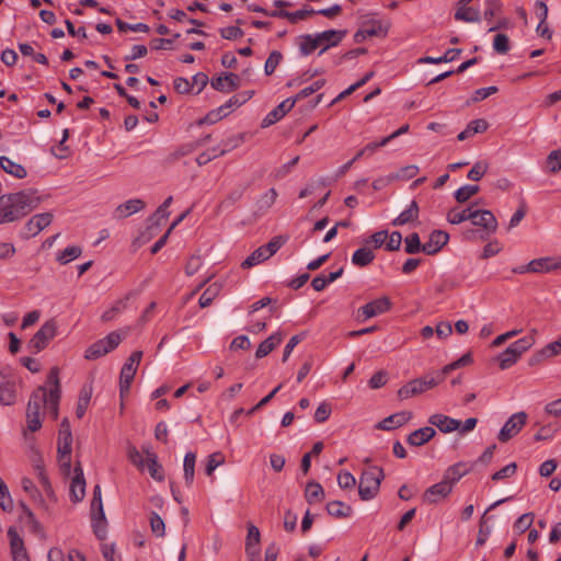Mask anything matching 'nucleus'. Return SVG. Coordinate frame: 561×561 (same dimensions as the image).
<instances>
[{
    "label": "nucleus",
    "instance_id": "obj_26",
    "mask_svg": "<svg viewBox=\"0 0 561 561\" xmlns=\"http://www.w3.org/2000/svg\"><path fill=\"white\" fill-rule=\"evenodd\" d=\"M488 127L489 124L485 119H473L467 125V127L461 133L458 134L457 139L459 141H462L474 136L476 134L484 133L488 129Z\"/></svg>",
    "mask_w": 561,
    "mask_h": 561
},
{
    "label": "nucleus",
    "instance_id": "obj_47",
    "mask_svg": "<svg viewBox=\"0 0 561 561\" xmlns=\"http://www.w3.org/2000/svg\"><path fill=\"white\" fill-rule=\"evenodd\" d=\"M267 259L270 257L266 255L265 250H263L262 247H260L241 263V267L250 268L266 261Z\"/></svg>",
    "mask_w": 561,
    "mask_h": 561
},
{
    "label": "nucleus",
    "instance_id": "obj_4",
    "mask_svg": "<svg viewBox=\"0 0 561 561\" xmlns=\"http://www.w3.org/2000/svg\"><path fill=\"white\" fill-rule=\"evenodd\" d=\"M46 404V388L38 387L32 394L26 408V423L31 432H36L42 427V410Z\"/></svg>",
    "mask_w": 561,
    "mask_h": 561
},
{
    "label": "nucleus",
    "instance_id": "obj_9",
    "mask_svg": "<svg viewBox=\"0 0 561 561\" xmlns=\"http://www.w3.org/2000/svg\"><path fill=\"white\" fill-rule=\"evenodd\" d=\"M453 489L442 479L440 482L426 489L422 495V501L426 504H437L449 496Z\"/></svg>",
    "mask_w": 561,
    "mask_h": 561
},
{
    "label": "nucleus",
    "instance_id": "obj_60",
    "mask_svg": "<svg viewBox=\"0 0 561 561\" xmlns=\"http://www.w3.org/2000/svg\"><path fill=\"white\" fill-rule=\"evenodd\" d=\"M150 527L151 531L158 537H164L165 525L163 519L154 512L150 514Z\"/></svg>",
    "mask_w": 561,
    "mask_h": 561
},
{
    "label": "nucleus",
    "instance_id": "obj_8",
    "mask_svg": "<svg viewBox=\"0 0 561 561\" xmlns=\"http://www.w3.org/2000/svg\"><path fill=\"white\" fill-rule=\"evenodd\" d=\"M390 308V299L383 296L362 306L357 311V319H359L360 321H366L367 319L377 317L389 311Z\"/></svg>",
    "mask_w": 561,
    "mask_h": 561
},
{
    "label": "nucleus",
    "instance_id": "obj_7",
    "mask_svg": "<svg viewBox=\"0 0 561 561\" xmlns=\"http://www.w3.org/2000/svg\"><path fill=\"white\" fill-rule=\"evenodd\" d=\"M527 421V414L525 412H517L513 414L501 428L497 439L501 443H506L514 436H516L524 427Z\"/></svg>",
    "mask_w": 561,
    "mask_h": 561
},
{
    "label": "nucleus",
    "instance_id": "obj_24",
    "mask_svg": "<svg viewBox=\"0 0 561 561\" xmlns=\"http://www.w3.org/2000/svg\"><path fill=\"white\" fill-rule=\"evenodd\" d=\"M436 432L433 427L426 426L412 432L408 436V444L411 446H422L435 436Z\"/></svg>",
    "mask_w": 561,
    "mask_h": 561
},
{
    "label": "nucleus",
    "instance_id": "obj_45",
    "mask_svg": "<svg viewBox=\"0 0 561 561\" xmlns=\"http://www.w3.org/2000/svg\"><path fill=\"white\" fill-rule=\"evenodd\" d=\"M82 253V249L79 245L67 247L65 250L58 253L56 260L61 264H68L72 260L79 257Z\"/></svg>",
    "mask_w": 561,
    "mask_h": 561
},
{
    "label": "nucleus",
    "instance_id": "obj_25",
    "mask_svg": "<svg viewBox=\"0 0 561 561\" xmlns=\"http://www.w3.org/2000/svg\"><path fill=\"white\" fill-rule=\"evenodd\" d=\"M71 442H57V454L60 468L69 473L71 469Z\"/></svg>",
    "mask_w": 561,
    "mask_h": 561
},
{
    "label": "nucleus",
    "instance_id": "obj_17",
    "mask_svg": "<svg viewBox=\"0 0 561 561\" xmlns=\"http://www.w3.org/2000/svg\"><path fill=\"white\" fill-rule=\"evenodd\" d=\"M15 401V382L11 376L0 373V402L11 405Z\"/></svg>",
    "mask_w": 561,
    "mask_h": 561
},
{
    "label": "nucleus",
    "instance_id": "obj_30",
    "mask_svg": "<svg viewBox=\"0 0 561 561\" xmlns=\"http://www.w3.org/2000/svg\"><path fill=\"white\" fill-rule=\"evenodd\" d=\"M283 336L279 332L272 334L264 340L257 347L255 357L263 358L267 356L278 344H280Z\"/></svg>",
    "mask_w": 561,
    "mask_h": 561
},
{
    "label": "nucleus",
    "instance_id": "obj_5",
    "mask_svg": "<svg viewBox=\"0 0 561 561\" xmlns=\"http://www.w3.org/2000/svg\"><path fill=\"white\" fill-rule=\"evenodd\" d=\"M57 324L54 320L46 321L28 342V348L33 353L43 351L56 335Z\"/></svg>",
    "mask_w": 561,
    "mask_h": 561
},
{
    "label": "nucleus",
    "instance_id": "obj_27",
    "mask_svg": "<svg viewBox=\"0 0 561 561\" xmlns=\"http://www.w3.org/2000/svg\"><path fill=\"white\" fill-rule=\"evenodd\" d=\"M423 392H425L423 383L420 378H416L407 382L398 390V398L400 400H407Z\"/></svg>",
    "mask_w": 561,
    "mask_h": 561
},
{
    "label": "nucleus",
    "instance_id": "obj_63",
    "mask_svg": "<svg viewBox=\"0 0 561 561\" xmlns=\"http://www.w3.org/2000/svg\"><path fill=\"white\" fill-rule=\"evenodd\" d=\"M324 84H325V80L324 79L317 80L312 84H310L309 87H307V88L302 89L301 91H299L297 93V95L295 98H293V99L296 100V102L300 101L302 99H306L309 95H311V94L316 93L317 91H319Z\"/></svg>",
    "mask_w": 561,
    "mask_h": 561
},
{
    "label": "nucleus",
    "instance_id": "obj_59",
    "mask_svg": "<svg viewBox=\"0 0 561 561\" xmlns=\"http://www.w3.org/2000/svg\"><path fill=\"white\" fill-rule=\"evenodd\" d=\"M547 168L551 173L561 170V149L552 150L547 157Z\"/></svg>",
    "mask_w": 561,
    "mask_h": 561
},
{
    "label": "nucleus",
    "instance_id": "obj_16",
    "mask_svg": "<svg viewBox=\"0 0 561 561\" xmlns=\"http://www.w3.org/2000/svg\"><path fill=\"white\" fill-rule=\"evenodd\" d=\"M449 234L443 230H434L428 238V241L424 243V253L427 255H434L438 253L444 245L447 244Z\"/></svg>",
    "mask_w": 561,
    "mask_h": 561
},
{
    "label": "nucleus",
    "instance_id": "obj_13",
    "mask_svg": "<svg viewBox=\"0 0 561 561\" xmlns=\"http://www.w3.org/2000/svg\"><path fill=\"white\" fill-rule=\"evenodd\" d=\"M474 217L471 221L474 226L482 227L488 233H494L497 228V221L491 210H473Z\"/></svg>",
    "mask_w": 561,
    "mask_h": 561
},
{
    "label": "nucleus",
    "instance_id": "obj_62",
    "mask_svg": "<svg viewBox=\"0 0 561 561\" xmlns=\"http://www.w3.org/2000/svg\"><path fill=\"white\" fill-rule=\"evenodd\" d=\"M115 24L119 32L133 31L146 33L149 31V26L145 23L128 24L121 19H116Z\"/></svg>",
    "mask_w": 561,
    "mask_h": 561
},
{
    "label": "nucleus",
    "instance_id": "obj_57",
    "mask_svg": "<svg viewBox=\"0 0 561 561\" xmlns=\"http://www.w3.org/2000/svg\"><path fill=\"white\" fill-rule=\"evenodd\" d=\"M283 59V55L278 50H273L270 56L267 57L264 66V71L266 76H271L276 67L279 65V62Z\"/></svg>",
    "mask_w": 561,
    "mask_h": 561
},
{
    "label": "nucleus",
    "instance_id": "obj_6",
    "mask_svg": "<svg viewBox=\"0 0 561 561\" xmlns=\"http://www.w3.org/2000/svg\"><path fill=\"white\" fill-rule=\"evenodd\" d=\"M53 217V214L49 211L34 215L24 225V228L21 231V238L30 239L37 236L51 224Z\"/></svg>",
    "mask_w": 561,
    "mask_h": 561
},
{
    "label": "nucleus",
    "instance_id": "obj_14",
    "mask_svg": "<svg viewBox=\"0 0 561 561\" xmlns=\"http://www.w3.org/2000/svg\"><path fill=\"white\" fill-rule=\"evenodd\" d=\"M531 273H550L553 271L561 270V256L560 257H539L529 262Z\"/></svg>",
    "mask_w": 561,
    "mask_h": 561
},
{
    "label": "nucleus",
    "instance_id": "obj_56",
    "mask_svg": "<svg viewBox=\"0 0 561 561\" xmlns=\"http://www.w3.org/2000/svg\"><path fill=\"white\" fill-rule=\"evenodd\" d=\"M489 169V164L485 161H478L473 164L467 174V178L471 181H480Z\"/></svg>",
    "mask_w": 561,
    "mask_h": 561
},
{
    "label": "nucleus",
    "instance_id": "obj_58",
    "mask_svg": "<svg viewBox=\"0 0 561 561\" xmlns=\"http://www.w3.org/2000/svg\"><path fill=\"white\" fill-rule=\"evenodd\" d=\"M225 462V456L217 451L208 456L206 467H205V473L207 476H211L213 472L217 467L222 465Z\"/></svg>",
    "mask_w": 561,
    "mask_h": 561
},
{
    "label": "nucleus",
    "instance_id": "obj_49",
    "mask_svg": "<svg viewBox=\"0 0 561 561\" xmlns=\"http://www.w3.org/2000/svg\"><path fill=\"white\" fill-rule=\"evenodd\" d=\"M518 358L519 356L515 353V351L511 348V346H508L497 357L500 368L507 369L512 367L517 362Z\"/></svg>",
    "mask_w": 561,
    "mask_h": 561
},
{
    "label": "nucleus",
    "instance_id": "obj_22",
    "mask_svg": "<svg viewBox=\"0 0 561 561\" xmlns=\"http://www.w3.org/2000/svg\"><path fill=\"white\" fill-rule=\"evenodd\" d=\"M145 206V202L140 198L129 199L116 207L115 217L118 219L127 218L130 215L144 209Z\"/></svg>",
    "mask_w": 561,
    "mask_h": 561
},
{
    "label": "nucleus",
    "instance_id": "obj_41",
    "mask_svg": "<svg viewBox=\"0 0 561 561\" xmlns=\"http://www.w3.org/2000/svg\"><path fill=\"white\" fill-rule=\"evenodd\" d=\"M461 53V49L459 48H450L445 51L444 55L440 57H423L419 61L422 64H442V62H449L457 58V56Z\"/></svg>",
    "mask_w": 561,
    "mask_h": 561
},
{
    "label": "nucleus",
    "instance_id": "obj_3",
    "mask_svg": "<svg viewBox=\"0 0 561 561\" xmlns=\"http://www.w3.org/2000/svg\"><path fill=\"white\" fill-rule=\"evenodd\" d=\"M383 479L385 472L381 467L370 466L365 469L359 477L358 483V494L360 500L370 501L376 497Z\"/></svg>",
    "mask_w": 561,
    "mask_h": 561
},
{
    "label": "nucleus",
    "instance_id": "obj_20",
    "mask_svg": "<svg viewBox=\"0 0 561 561\" xmlns=\"http://www.w3.org/2000/svg\"><path fill=\"white\" fill-rule=\"evenodd\" d=\"M428 423L436 426L443 433L457 431L461 425L460 421L439 413L431 415Z\"/></svg>",
    "mask_w": 561,
    "mask_h": 561
},
{
    "label": "nucleus",
    "instance_id": "obj_35",
    "mask_svg": "<svg viewBox=\"0 0 561 561\" xmlns=\"http://www.w3.org/2000/svg\"><path fill=\"white\" fill-rule=\"evenodd\" d=\"M305 497L309 504L320 502L324 497V490L318 482L310 481L306 485Z\"/></svg>",
    "mask_w": 561,
    "mask_h": 561
},
{
    "label": "nucleus",
    "instance_id": "obj_37",
    "mask_svg": "<svg viewBox=\"0 0 561 561\" xmlns=\"http://www.w3.org/2000/svg\"><path fill=\"white\" fill-rule=\"evenodd\" d=\"M375 259L374 252L367 247L356 250L352 255V263L358 267L369 265Z\"/></svg>",
    "mask_w": 561,
    "mask_h": 561
},
{
    "label": "nucleus",
    "instance_id": "obj_64",
    "mask_svg": "<svg viewBox=\"0 0 561 561\" xmlns=\"http://www.w3.org/2000/svg\"><path fill=\"white\" fill-rule=\"evenodd\" d=\"M516 470L517 465L515 462H511L503 467L502 469H500L499 471L494 472L491 478L493 481H501L514 476Z\"/></svg>",
    "mask_w": 561,
    "mask_h": 561
},
{
    "label": "nucleus",
    "instance_id": "obj_53",
    "mask_svg": "<svg viewBox=\"0 0 561 561\" xmlns=\"http://www.w3.org/2000/svg\"><path fill=\"white\" fill-rule=\"evenodd\" d=\"M534 344L535 337L533 335H528L515 341L510 346L520 357L522 354L528 351Z\"/></svg>",
    "mask_w": 561,
    "mask_h": 561
},
{
    "label": "nucleus",
    "instance_id": "obj_39",
    "mask_svg": "<svg viewBox=\"0 0 561 561\" xmlns=\"http://www.w3.org/2000/svg\"><path fill=\"white\" fill-rule=\"evenodd\" d=\"M447 375L448 374L445 373V369L443 368L442 370L426 374L423 377H421L420 379L423 383L424 390L427 391L428 389H432V388L436 387L437 385H439L440 382H443Z\"/></svg>",
    "mask_w": 561,
    "mask_h": 561
},
{
    "label": "nucleus",
    "instance_id": "obj_33",
    "mask_svg": "<svg viewBox=\"0 0 561 561\" xmlns=\"http://www.w3.org/2000/svg\"><path fill=\"white\" fill-rule=\"evenodd\" d=\"M131 296H133V293H128L124 298L118 299L113 305L112 308H110L108 310L103 312V314L101 316V320L103 322H108V321H112L113 319H115V317L117 314H119L123 310H125L127 308L128 300L130 299Z\"/></svg>",
    "mask_w": 561,
    "mask_h": 561
},
{
    "label": "nucleus",
    "instance_id": "obj_31",
    "mask_svg": "<svg viewBox=\"0 0 561 561\" xmlns=\"http://www.w3.org/2000/svg\"><path fill=\"white\" fill-rule=\"evenodd\" d=\"M136 371L137 369L130 365H123L119 376V391L122 397L129 392Z\"/></svg>",
    "mask_w": 561,
    "mask_h": 561
},
{
    "label": "nucleus",
    "instance_id": "obj_40",
    "mask_svg": "<svg viewBox=\"0 0 561 561\" xmlns=\"http://www.w3.org/2000/svg\"><path fill=\"white\" fill-rule=\"evenodd\" d=\"M92 529L98 539L104 540L107 535V522L105 514L101 515L92 514L91 516Z\"/></svg>",
    "mask_w": 561,
    "mask_h": 561
},
{
    "label": "nucleus",
    "instance_id": "obj_38",
    "mask_svg": "<svg viewBox=\"0 0 561 561\" xmlns=\"http://www.w3.org/2000/svg\"><path fill=\"white\" fill-rule=\"evenodd\" d=\"M472 217H474L472 207H467L463 210L453 208L447 214V220L451 225H459L466 220H471Z\"/></svg>",
    "mask_w": 561,
    "mask_h": 561
},
{
    "label": "nucleus",
    "instance_id": "obj_42",
    "mask_svg": "<svg viewBox=\"0 0 561 561\" xmlns=\"http://www.w3.org/2000/svg\"><path fill=\"white\" fill-rule=\"evenodd\" d=\"M196 455L187 453L184 457V479L187 486H191L194 481Z\"/></svg>",
    "mask_w": 561,
    "mask_h": 561
},
{
    "label": "nucleus",
    "instance_id": "obj_32",
    "mask_svg": "<svg viewBox=\"0 0 561 561\" xmlns=\"http://www.w3.org/2000/svg\"><path fill=\"white\" fill-rule=\"evenodd\" d=\"M327 511L329 515L335 518H346L350 517L353 513L352 506L341 501L329 502L327 504Z\"/></svg>",
    "mask_w": 561,
    "mask_h": 561
},
{
    "label": "nucleus",
    "instance_id": "obj_15",
    "mask_svg": "<svg viewBox=\"0 0 561 561\" xmlns=\"http://www.w3.org/2000/svg\"><path fill=\"white\" fill-rule=\"evenodd\" d=\"M85 494V480L80 463L75 467V477L70 484V497L77 503L83 500Z\"/></svg>",
    "mask_w": 561,
    "mask_h": 561
},
{
    "label": "nucleus",
    "instance_id": "obj_1",
    "mask_svg": "<svg viewBox=\"0 0 561 561\" xmlns=\"http://www.w3.org/2000/svg\"><path fill=\"white\" fill-rule=\"evenodd\" d=\"M41 204L34 190H22L0 196V225L13 222L28 215Z\"/></svg>",
    "mask_w": 561,
    "mask_h": 561
},
{
    "label": "nucleus",
    "instance_id": "obj_18",
    "mask_svg": "<svg viewBox=\"0 0 561 561\" xmlns=\"http://www.w3.org/2000/svg\"><path fill=\"white\" fill-rule=\"evenodd\" d=\"M472 469V466L471 465H468L467 462H457L450 467H448L445 472H444V476H443V480L446 481L447 484H449V486H451V489L454 488V485L463 477L466 476L467 473L470 472V470Z\"/></svg>",
    "mask_w": 561,
    "mask_h": 561
},
{
    "label": "nucleus",
    "instance_id": "obj_19",
    "mask_svg": "<svg viewBox=\"0 0 561 561\" xmlns=\"http://www.w3.org/2000/svg\"><path fill=\"white\" fill-rule=\"evenodd\" d=\"M260 540L261 534L259 528L253 524H249L245 539V552L251 560L260 556Z\"/></svg>",
    "mask_w": 561,
    "mask_h": 561
},
{
    "label": "nucleus",
    "instance_id": "obj_46",
    "mask_svg": "<svg viewBox=\"0 0 561 561\" xmlns=\"http://www.w3.org/2000/svg\"><path fill=\"white\" fill-rule=\"evenodd\" d=\"M479 191H480V187L478 185L467 184V185H463L460 188H458L455 192L454 197L458 203L463 204V203L468 202L472 196L478 194Z\"/></svg>",
    "mask_w": 561,
    "mask_h": 561
},
{
    "label": "nucleus",
    "instance_id": "obj_29",
    "mask_svg": "<svg viewBox=\"0 0 561 561\" xmlns=\"http://www.w3.org/2000/svg\"><path fill=\"white\" fill-rule=\"evenodd\" d=\"M0 167L5 173H9L16 179H24L27 175V172L22 164L15 163L4 156L0 157Z\"/></svg>",
    "mask_w": 561,
    "mask_h": 561
},
{
    "label": "nucleus",
    "instance_id": "obj_52",
    "mask_svg": "<svg viewBox=\"0 0 561 561\" xmlns=\"http://www.w3.org/2000/svg\"><path fill=\"white\" fill-rule=\"evenodd\" d=\"M60 401V393H57V390H49V393L46 392V404L48 412L51 414L53 419L56 420L58 417V407Z\"/></svg>",
    "mask_w": 561,
    "mask_h": 561
},
{
    "label": "nucleus",
    "instance_id": "obj_61",
    "mask_svg": "<svg viewBox=\"0 0 561 561\" xmlns=\"http://www.w3.org/2000/svg\"><path fill=\"white\" fill-rule=\"evenodd\" d=\"M493 48L499 54H506L510 50V38L506 34L499 33L493 41Z\"/></svg>",
    "mask_w": 561,
    "mask_h": 561
},
{
    "label": "nucleus",
    "instance_id": "obj_21",
    "mask_svg": "<svg viewBox=\"0 0 561 561\" xmlns=\"http://www.w3.org/2000/svg\"><path fill=\"white\" fill-rule=\"evenodd\" d=\"M412 417L411 412H399L394 413L392 415H389L388 417L383 419L381 422H379L376 427L378 430L382 431H391L394 428H398L402 425H404Z\"/></svg>",
    "mask_w": 561,
    "mask_h": 561
},
{
    "label": "nucleus",
    "instance_id": "obj_10",
    "mask_svg": "<svg viewBox=\"0 0 561 561\" xmlns=\"http://www.w3.org/2000/svg\"><path fill=\"white\" fill-rule=\"evenodd\" d=\"M296 104V100L288 98L273 108L262 121V127H268L280 121Z\"/></svg>",
    "mask_w": 561,
    "mask_h": 561
},
{
    "label": "nucleus",
    "instance_id": "obj_48",
    "mask_svg": "<svg viewBox=\"0 0 561 561\" xmlns=\"http://www.w3.org/2000/svg\"><path fill=\"white\" fill-rule=\"evenodd\" d=\"M91 389L83 388L80 391L77 408H76V415L78 419L83 417L85 414V411L89 407L90 400H91Z\"/></svg>",
    "mask_w": 561,
    "mask_h": 561
},
{
    "label": "nucleus",
    "instance_id": "obj_2",
    "mask_svg": "<svg viewBox=\"0 0 561 561\" xmlns=\"http://www.w3.org/2000/svg\"><path fill=\"white\" fill-rule=\"evenodd\" d=\"M346 35V31L329 30L313 35H302L299 37V50L304 56L310 55L318 47L323 45L320 55L330 47L336 46Z\"/></svg>",
    "mask_w": 561,
    "mask_h": 561
},
{
    "label": "nucleus",
    "instance_id": "obj_50",
    "mask_svg": "<svg viewBox=\"0 0 561 561\" xmlns=\"http://www.w3.org/2000/svg\"><path fill=\"white\" fill-rule=\"evenodd\" d=\"M195 150H196V145L193 142L181 145L180 147H178L173 152H171L167 157L165 161L168 163H173V162L178 161L180 158L187 156Z\"/></svg>",
    "mask_w": 561,
    "mask_h": 561
},
{
    "label": "nucleus",
    "instance_id": "obj_51",
    "mask_svg": "<svg viewBox=\"0 0 561 561\" xmlns=\"http://www.w3.org/2000/svg\"><path fill=\"white\" fill-rule=\"evenodd\" d=\"M277 197V192L275 188L268 190L262 197L257 201V210L261 214L266 213L275 203Z\"/></svg>",
    "mask_w": 561,
    "mask_h": 561
},
{
    "label": "nucleus",
    "instance_id": "obj_12",
    "mask_svg": "<svg viewBox=\"0 0 561 561\" xmlns=\"http://www.w3.org/2000/svg\"><path fill=\"white\" fill-rule=\"evenodd\" d=\"M10 539L11 554L13 561H28V556L24 547L23 539L19 536L15 528L10 527L8 530Z\"/></svg>",
    "mask_w": 561,
    "mask_h": 561
},
{
    "label": "nucleus",
    "instance_id": "obj_23",
    "mask_svg": "<svg viewBox=\"0 0 561 561\" xmlns=\"http://www.w3.org/2000/svg\"><path fill=\"white\" fill-rule=\"evenodd\" d=\"M420 208L415 201H412L410 206L403 210L397 218L392 220V226L399 227L419 219Z\"/></svg>",
    "mask_w": 561,
    "mask_h": 561
},
{
    "label": "nucleus",
    "instance_id": "obj_44",
    "mask_svg": "<svg viewBox=\"0 0 561 561\" xmlns=\"http://www.w3.org/2000/svg\"><path fill=\"white\" fill-rule=\"evenodd\" d=\"M220 288V285L216 283L209 285L199 297L198 304L201 308L210 306L214 299L218 296Z\"/></svg>",
    "mask_w": 561,
    "mask_h": 561
},
{
    "label": "nucleus",
    "instance_id": "obj_34",
    "mask_svg": "<svg viewBox=\"0 0 561 561\" xmlns=\"http://www.w3.org/2000/svg\"><path fill=\"white\" fill-rule=\"evenodd\" d=\"M455 19L463 22H479V11L468 7V4L458 3V8L455 12Z\"/></svg>",
    "mask_w": 561,
    "mask_h": 561
},
{
    "label": "nucleus",
    "instance_id": "obj_36",
    "mask_svg": "<svg viewBox=\"0 0 561 561\" xmlns=\"http://www.w3.org/2000/svg\"><path fill=\"white\" fill-rule=\"evenodd\" d=\"M364 33L369 37L386 36L389 30V24L378 20H371L364 24Z\"/></svg>",
    "mask_w": 561,
    "mask_h": 561
},
{
    "label": "nucleus",
    "instance_id": "obj_55",
    "mask_svg": "<svg viewBox=\"0 0 561 561\" xmlns=\"http://www.w3.org/2000/svg\"><path fill=\"white\" fill-rule=\"evenodd\" d=\"M287 238L284 236H276L271 239L266 244L261 245L268 257L274 255L286 242Z\"/></svg>",
    "mask_w": 561,
    "mask_h": 561
},
{
    "label": "nucleus",
    "instance_id": "obj_28",
    "mask_svg": "<svg viewBox=\"0 0 561 561\" xmlns=\"http://www.w3.org/2000/svg\"><path fill=\"white\" fill-rule=\"evenodd\" d=\"M147 459L146 465L152 479L157 481L164 480V472L162 466L158 462V456L156 453L146 450Z\"/></svg>",
    "mask_w": 561,
    "mask_h": 561
},
{
    "label": "nucleus",
    "instance_id": "obj_43",
    "mask_svg": "<svg viewBox=\"0 0 561 561\" xmlns=\"http://www.w3.org/2000/svg\"><path fill=\"white\" fill-rule=\"evenodd\" d=\"M404 251L408 254L424 253V244L421 243L419 233L413 232L405 237Z\"/></svg>",
    "mask_w": 561,
    "mask_h": 561
},
{
    "label": "nucleus",
    "instance_id": "obj_54",
    "mask_svg": "<svg viewBox=\"0 0 561 561\" xmlns=\"http://www.w3.org/2000/svg\"><path fill=\"white\" fill-rule=\"evenodd\" d=\"M108 353V348L105 347L102 340L96 341L93 343L87 351H85V358L87 359H96L101 356H104Z\"/></svg>",
    "mask_w": 561,
    "mask_h": 561
},
{
    "label": "nucleus",
    "instance_id": "obj_11",
    "mask_svg": "<svg viewBox=\"0 0 561 561\" xmlns=\"http://www.w3.org/2000/svg\"><path fill=\"white\" fill-rule=\"evenodd\" d=\"M210 84L217 91L232 92L240 87V77L233 72H227L224 76L213 78Z\"/></svg>",
    "mask_w": 561,
    "mask_h": 561
}]
</instances>
